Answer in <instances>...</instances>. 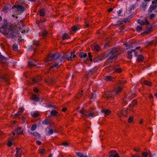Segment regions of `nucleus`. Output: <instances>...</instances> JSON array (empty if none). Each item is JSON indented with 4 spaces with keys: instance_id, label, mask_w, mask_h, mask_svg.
Listing matches in <instances>:
<instances>
[{
    "instance_id": "1",
    "label": "nucleus",
    "mask_w": 157,
    "mask_h": 157,
    "mask_svg": "<svg viewBox=\"0 0 157 157\" xmlns=\"http://www.w3.org/2000/svg\"><path fill=\"white\" fill-rule=\"evenodd\" d=\"M7 24H5L2 26V27L0 28V32L4 35H6L9 38L14 37L15 36H18V37H21L22 36L21 34H19L20 32L19 31L18 32H16L14 30L11 29L8 32H7L5 29L7 28Z\"/></svg>"
},
{
    "instance_id": "2",
    "label": "nucleus",
    "mask_w": 157,
    "mask_h": 157,
    "mask_svg": "<svg viewBox=\"0 0 157 157\" xmlns=\"http://www.w3.org/2000/svg\"><path fill=\"white\" fill-rule=\"evenodd\" d=\"M121 51L120 48H113L110 52L107 55L106 57L109 59L115 60L117 58V56L121 53ZM113 60L110 61L112 62Z\"/></svg>"
},
{
    "instance_id": "3",
    "label": "nucleus",
    "mask_w": 157,
    "mask_h": 157,
    "mask_svg": "<svg viewBox=\"0 0 157 157\" xmlns=\"http://www.w3.org/2000/svg\"><path fill=\"white\" fill-rule=\"evenodd\" d=\"M79 112L82 114V117H93L95 116L94 113L90 112L84 109H82L79 111Z\"/></svg>"
},
{
    "instance_id": "4",
    "label": "nucleus",
    "mask_w": 157,
    "mask_h": 157,
    "mask_svg": "<svg viewBox=\"0 0 157 157\" xmlns=\"http://www.w3.org/2000/svg\"><path fill=\"white\" fill-rule=\"evenodd\" d=\"M60 54L58 53H54L52 54H50L46 58V60L48 62L51 61L53 60H56L60 56Z\"/></svg>"
},
{
    "instance_id": "5",
    "label": "nucleus",
    "mask_w": 157,
    "mask_h": 157,
    "mask_svg": "<svg viewBox=\"0 0 157 157\" xmlns=\"http://www.w3.org/2000/svg\"><path fill=\"white\" fill-rule=\"evenodd\" d=\"M124 83V82L119 80L117 82L118 86L114 89V92L115 94H118L121 92L122 90V86Z\"/></svg>"
},
{
    "instance_id": "6",
    "label": "nucleus",
    "mask_w": 157,
    "mask_h": 157,
    "mask_svg": "<svg viewBox=\"0 0 157 157\" xmlns=\"http://www.w3.org/2000/svg\"><path fill=\"white\" fill-rule=\"evenodd\" d=\"M16 8V10L18 11L20 13H23L25 10V8L23 6L21 5H14L12 7V9H14Z\"/></svg>"
},
{
    "instance_id": "7",
    "label": "nucleus",
    "mask_w": 157,
    "mask_h": 157,
    "mask_svg": "<svg viewBox=\"0 0 157 157\" xmlns=\"http://www.w3.org/2000/svg\"><path fill=\"white\" fill-rule=\"evenodd\" d=\"M157 44V40H154L149 42H146L145 44V46L147 48H148L149 47L152 45H155Z\"/></svg>"
},
{
    "instance_id": "8",
    "label": "nucleus",
    "mask_w": 157,
    "mask_h": 157,
    "mask_svg": "<svg viewBox=\"0 0 157 157\" xmlns=\"http://www.w3.org/2000/svg\"><path fill=\"white\" fill-rule=\"evenodd\" d=\"M114 91L108 92L105 94L104 97L107 99H110L114 96Z\"/></svg>"
},
{
    "instance_id": "9",
    "label": "nucleus",
    "mask_w": 157,
    "mask_h": 157,
    "mask_svg": "<svg viewBox=\"0 0 157 157\" xmlns=\"http://www.w3.org/2000/svg\"><path fill=\"white\" fill-rule=\"evenodd\" d=\"M135 96V94L132 93V92H130L126 97L123 98V101L125 102L126 101L127 99L128 98L129 100H130L132 99V98L134 97Z\"/></svg>"
},
{
    "instance_id": "10",
    "label": "nucleus",
    "mask_w": 157,
    "mask_h": 157,
    "mask_svg": "<svg viewBox=\"0 0 157 157\" xmlns=\"http://www.w3.org/2000/svg\"><path fill=\"white\" fill-rule=\"evenodd\" d=\"M109 154V157H119V154L115 150L110 151Z\"/></svg>"
},
{
    "instance_id": "11",
    "label": "nucleus",
    "mask_w": 157,
    "mask_h": 157,
    "mask_svg": "<svg viewBox=\"0 0 157 157\" xmlns=\"http://www.w3.org/2000/svg\"><path fill=\"white\" fill-rule=\"evenodd\" d=\"M126 112L125 110H121L118 112L117 115L120 117H122L126 116Z\"/></svg>"
},
{
    "instance_id": "12",
    "label": "nucleus",
    "mask_w": 157,
    "mask_h": 157,
    "mask_svg": "<svg viewBox=\"0 0 157 157\" xmlns=\"http://www.w3.org/2000/svg\"><path fill=\"white\" fill-rule=\"evenodd\" d=\"M22 150L21 148L17 147L16 157H21V156L22 155Z\"/></svg>"
},
{
    "instance_id": "13",
    "label": "nucleus",
    "mask_w": 157,
    "mask_h": 157,
    "mask_svg": "<svg viewBox=\"0 0 157 157\" xmlns=\"http://www.w3.org/2000/svg\"><path fill=\"white\" fill-rule=\"evenodd\" d=\"M0 79L3 80L6 82L8 81V77L4 74H2L0 75Z\"/></svg>"
},
{
    "instance_id": "14",
    "label": "nucleus",
    "mask_w": 157,
    "mask_h": 157,
    "mask_svg": "<svg viewBox=\"0 0 157 157\" xmlns=\"http://www.w3.org/2000/svg\"><path fill=\"white\" fill-rule=\"evenodd\" d=\"M132 52H134L135 55L136 56V53L135 52V50L132 49L130 51H128V57L129 59H131L132 58Z\"/></svg>"
},
{
    "instance_id": "15",
    "label": "nucleus",
    "mask_w": 157,
    "mask_h": 157,
    "mask_svg": "<svg viewBox=\"0 0 157 157\" xmlns=\"http://www.w3.org/2000/svg\"><path fill=\"white\" fill-rule=\"evenodd\" d=\"M23 113V109H21L19 111L16 113L14 114V117H19V118H20V117L19 116L21 115Z\"/></svg>"
},
{
    "instance_id": "16",
    "label": "nucleus",
    "mask_w": 157,
    "mask_h": 157,
    "mask_svg": "<svg viewBox=\"0 0 157 157\" xmlns=\"http://www.w3.org/2000/svg\"><path fill=\"white\" fill-rule=\"evenodd\" d=\"M113 69L116 72L120 73L121 72V69L120 68L118 65L114 66L113 67Z\"/></svg>"
},
{
    "instance_id": "17",
    "label": "nucleus",
    "mask_w": 157,
    "mask_h": 157,
    "mask_svg": "<svg viewBox=\"0 0 157 157\" xmlns=\"http://www.w3.org/2000/svg\"><path fill=\"white\" fill-rule=\"evenodd\" d=\"M75 52L74 51L71 53L70 56H68L67 60L68 61L72 60V59L75 57Z\"/></svg>"
},
{
    "instance_id": "18",
    "label": "nucleus",
    "mask_w": 157,
    "mask_h": 157,
    "mask_svg": "<svg viewBox=\"0 0 157 157\" xmlns=\"http://www.w3.org/2000/svg\"><path fill=\"white\" fill-rule=\"evenodd\" d=\"M110 112L109 110L106 109H104L101 111V112L102 113H104L105 116L109 115L110 113Z\"/></svg>"
},
{
    "instance_id": "19",
    "label": "nucleus",
    "mask_w": 157,
    "mask_h": 157,
    "mask_svg": "<svg viewBox=\"0 0 157 157\" xmlns=\"http://www.w3.org/2000/svg\"><path fill=\"white\" fill-rule=\"evenodd\" d=\"M113 78L110 76H105L104 77V79L107 81H113Z\"/></svg>"
},
{
    "instance_id": "20",
    "label": "nucleus",
    "mask_w": 157,
    "mask_h": 157,
    "mask_svg": "<svg viewBox=\"0 0 157 157\" xmlns=\"http://www.w3.org/2000/svg\"><path fill=\"white\" fill-rule=\"evenodd\" d=\"M157 6L156 5H151L149 10V12H152L157 8Z\"/></svg>"
},
{
    "instance_id": "21",
    "label": "nucleus",
    "mask_w": 157,
    "mask_h": 157,
    "mask_svg": "<svg viewBox=\"0 0 157 157\" xmlns=\"http://www.w3.org/2000/svg\"><path fill=\"white\" fill-rule=\"evenodd\" d=\"M147 2H145L143 1L141 5V7L143 8L144 10H145V8H146V7L147 6Z\"/></svg>"
},
{
    "instance_id": "22",
    "label": "nucleus",
    "mask_w": 157,
    "mask_h": 157,
    "mask_svg": "<svg viewBox=\"0 0 157 157\" xmlns=\"http://www.w3.org/2000/svg\"><path fill=\"white\" fill-rule=\"evenodd\" d=\"M36 62L34 61H30L28 63V66L30 67H33L34 66H36V64L35 63Z\"/></svg>"
},
{
    "instance_id": "23",
    "label": "nucleus",
    "mask_w": 157,
    "mask_h": 157,
    "mask_svg": "<svg viewBox=\"0 0 157 157\" xmlns=\"http://www.w3.org/2000/svg\"><path fill=\"white\" fill-rule=\"evenodd\" d=\"M39 13L40 16H44L45 15V10L44 9H41L39 11Z\"/></svg>"
},
{
    "instance_id": "24",
    "label": "nucleus",
    "mask_w": 157,
    "mask_h": 157,
    "mask_svg": "<svg viewBox=\"0 0 157 157\" xmlns=\"http://www.w3.org/2000/svg\"><path fill=\"white\" fill-rule=\"evenodd\" d=\"M68 55L67 54L63 55L61 57V59L60 60V62L64 61V60L66 59H67Z\"/></svg>"
},
{
    "instance_id": "25",
    "label": "nucleus",
    "mask_w": 157,
    "mask_h": 157,
    "mask_svg": "<svg viewBox=\"0 0 157 157\" xmlns=\"http://www.w3.org/2000/svg\"><path fill=\"white\" fill-rule=\"evenodd\" d=\"M29 133L30 134L32 135L33 136H35L39 138L40 137V135L39 133L36 132H35L33 133L29 132Z\"/></svg>"
},
{
    "instance_id": "26",
    "label": "nucleus",
    "mask_w": 157,
    "mask_h": 157,
    "mask_svg": "<svg viewBox=\"0 0 157 157\" xmlns=\"http://www.w3.org/2000/svg\"><path fill=\"white\" fill-rule=\"evenodd\" d=\"M79 56L81 58H83L86 57L87 55L86 53L81 52L79 54Z\"/></svg>"
},
{
    "instance_id": "27",
    "label": "nucleus",
    "mask_w": 157,
    "mask_h": 157,
    "mask_svg": "<svg viewBox=\"0 0 157 157\" xmlns=\"http://www.w3.org/2000/svg\"><path fill=\"white\" fill-rule=\"evenodd\" d=\"M142 156L143 157H151V155L149 154L147 152H142Z\"/></svg>"
},
{
    "instance_id": "28",
    "label": "nucleus",
    "mask_w": 157,
    "mask_h": 157,
    "mask_svg": "<svg viewBox=\"0 0 157 157\" xmlns=\"http://www.w3.org/2000/svg\"><path fill=\"white\" fill-rule=\"evenodd\" d=\"M42 123L43 124L48 125L50 124V123L49 120L47 119H46L43 121Z\"/></svg>"
},
{
    "instance_id": "29",
    "label": "nucleus",
    "mask_w": 157,
    "mask_h": 157,
    "mask_svg": "<svg viewBox=\"0 0 157 157\" xmlns=\"http://www.w3.org/2000/svg\"><path fill=\"white\" fill-rule=\"evenodd\" d=\"M31 115L32 117H38L39 114L37 112H33L31 113Z\"/></svg>"
},
{
    "instance_id": "30",
    "label": "nucleus",
    "mask_w": 157,
    "mask_h": 157,
    "mask_svg": "<svg viewBox=\"0 0 157 157\" xmlns=\"http://www.w3.org/2000/svg\"><path fill=\"white\" fill-rule=\"evenodd\" d=\"M32 98L35 101H39V98L36 95H33L32 96Z\"/></svg>"
},
{
    "instance_id": "31",
    "label": "nucleus",
    "mask_w": 157,
    "mask_h": 157,
    "mask_svg": "<svg viewBox=\"0 0 157 157\" xmlns=\"http://www.w3.org/2000/svg\"><path fill=\"white\" fill-rule=\"evenodd\" d=\"M48 34V33L46 31H44L42 33H39V35L40 36V35L42 36L43 37V38H44L45 36H46Z\"/></svg>"
},
{
    "instance_id": "32",
    "label": "nucleus",
    "mask_w": 157,
    "mask_h": 157,
    "mask_svg": "<svg viewBox=\"0 0 157 157\" xmlns=\"http://www.w3.org/2000/svg\"><path fill=\"white\" fill-rule=\"evenodd\" d=\"M96 97V94L93 93H92L90 97V100L94 99Z\"/></svg>"
},
{
    "instance_id": "33",
    "label": "nucleus",
    "mask_w": 157,
    "mask_h": 157,
    "mask_svg": "<svg viewBox=\"0 0 157 157\" xmlns=\"http://www.w3.org/2000/svg\"><path fill=\"white\" fill-rule=\"evenodd\" d=\"M53 131L52 129H49L47 132L46 133V135L47 136H50L53 133Z\"/></svg>"
},
{
    "instance_id": "34",
    "label": "nucleus",
    "mask_w": 157,
    "mask_h": 157,
    "mask_svg": "<svg viewBox=\"0 0 157 157\" xmlns=\"http://www.w3.org/2000/svg\"><path fill=\"white\" fill-rule=\"evenodd\" d=\"M144 59L143 56L141 55H139L138 56V60L140 61H142Z\"/></svg>"
},
{
    "instance_id": "35",
    "label": "nucleus",
    "mask_w": 157,
    "mask_h": 157,
    "mask_svg": "<svg viewBox=\"0 0 157 157\" xmlns=\"http://www.w3.org/2000/svg\"><path fill=\"white\" fill-rule=\"evenodd\" d=\"M76 154L79 157H88L87 155H83L81 153L77 152Z\"/></svg>"
},
{
    "instance_id": "36",
    "label": "nucleus",
    "mask_w": 157,
    "mask_h": 157,
    "mask_svg": "<svg viewBox=\"0 0 157 157\" xmlns=\"http://www.w3.org/2000/svg\"><path fill=\"white\" fill-rule=\"evenodd\" d=\"M0 60L2 62H6V59L3 56L1 55V53L0 52Z\"/></svg>"
},
{
    "instance_id": "37",
    "label": "nucleus",
    "mask_w": 157,
    "mask_h": 157,
    "mask_svg": "<svg viewBox=\"0 0 157 157\" xmlns=\"http://www.w3.org/2000/svg\"><path fill=\"white\" fill-rule=\"evenodd\" d=\"M58 112L55 110H52L51 112V114L53 116H55L56 115Z\"/></svg>"
},
{
    "instance_id": "38",
    "label": "nucleus",
    "mask_w": 157,
    "mask_h": 157,
    "mask_svg": "<svg viewBox=\"0 0 157 157\" xmlns=\"http://www.w3.org/2000/svg\"><path fill=\"white\" fill-rule=\"evenodd\" d=\"M137 22L139 24L141 25H144L145 24L144 22L142 20H140L138 19L137 21Z\"/></svg>"
},
{
    "instance_id": "39",
    "label": "nucleus",
    "mask_w": 157,
    "mask_h": 157,
    "mask_svg": "<svg viewBox=\"0 0 157 157\" xmlns=\"http://www.w3.org/2000/svg\"><path fill=\"white\" fill-rule=\"evenodd\" d=\"M62 38L63 40H64L66 39L69 38V36L67 34L65 33L62 36Z\"/></svg>"
},
{
    "instance_id": "40",
    "label": "nucleus",
    "mask_w": 157,
    "mask_h": 157,
    "mask_svg": "<svg viewBox=\"0 0 157 157\" xmlns=\"http://www.w3.org/2000/svg\"><path fill=\"white\" fill-rule=\"evenodd\" d=\"M96 70V69L95 68L91 69L89 71V73L91 75H92L94 74Z\"/></svg>"
},
{
    "instance_id": "41",
    "label": "nucleus",
    "mask_w": 157,
    "mask_h": 157,
    "mask_svg": "<svg viewBox=\"0 0 157 157\" xmlns=\"http://www.w3.org/2000/svg\"><path fill=\"white\" fill-rule=\"evenodd\" d=\"M144 83L145 84L148 86H151V82L147 80L145 81L144 82Z\"/></svg>"
},
{
    "instance_id": "42",
    "label": "nucleus",
    "mask_w": 157,
    "mask_h": 157,
    "mask_svg": "<svg viewBox=\"0 0 157 157\" xmlns=\"http://www.w3.org/2000/svg\"><path fill=\"white\" fill-rule=\"evenodd\" d=\"M33 44L35 46H38L40 45L39 41L36 40H33Z\"/></svg>"
},
{
    "instance_id": "43",
    "label": "nucleus",
    "mask_w": 157,
    "mask_h": 157,
    "mask_svg": "<svg viewBox=\"0 0 157 157\" xmlns=\"http://www.w3.org/2000/svg\"><path fill=\"white\" fill-rule=\"evenodd\" d=\"M37 128V125L36 124H34L32 125L31 128V129L32 131H34Z\"/></svg>"
},
{
    "instance_id": "44",
    "label": "nucleus",
    "mask_w": 157,
    "mask_h": 157,
    "mask_svg": "<svg viewBox=\"0 0 157 157\" xmlns=\"http://www.w3.org/2000/svg\"><path fill=\"white\" fill-rule=\"evenodd\" d=\"M72 30L74 32H76L78 30L77 27L76 25H74L71 28Z\"/></svg>"
},
{
    "instance_id": "45",
    "label": "nucleus",
    "mask_w": 157,
    "mask_h": 157,
    "mask_svg": "<svg viewBox=\"0 0 157 157\" xmlns=\"http://www.w3.org/2000/svg\"><path fill=\"white\" fill-rule=\"evenodd\" d=\"M3 11L5 13L7 12L9 10V8L7 6H5L3 9Z\"/></svg>"
},
{
    "instance_id": "46",
    "label": "nucleus",
    "mask_w": 157,
    "mask_h": 157,
    "mask_svg": "<svg viewBox=\"0 0 157 157\" xmlns=\"http://www.w3.org/2000/svg\"><path fill=\"white\" fill-rule=\"evenodd\" d=\"M13 48L14 51H17L18 49V47L17 45L14 44L13 45Z\"/></svg>"
},
{
    "instance_id": "47",
    "label": "nucleus",
    "mask_w": 157,
    "mask_h": 157,
    "mask_svg": "<svg viewBox=\"0 0 157 157\" xmlns=\"http://www.w3.org/2000/svg\"><path fill=\"white\" fill-rule=\"evenodd\" d=\"M33 50L34 52H35L36 50V48L33 47L32 46H29L28 48V50L29 51H31L32 50Z\"/></svg>"
},
{
    "instance_id": "48",
    "label": "nucleus",
    "mask_w": 157,
    "mask_h": 157,
    "mask_svg": "<svg viewBox=\"0 0 157 157\" xmlns=\"http://www.w3.org/2000/svg\"><path fill=\"white\" fill-rule=\"evenodd\" d=\"M142 27L140 26H137L136 28V31L137 32H140L142 29Z\"/></svg>"
},
{
    "instance_id": "49",
    "label": "nucleus",
    "mask_w": 157,
    "mask_h": 157,
    "mask_svg": "<svg viewBox=\"0 0 157 157\" xmlns=\"http://www.w3.org/2000/svg\"><path fill=\"white\" fill-rule=\"evenodd\" d=\"M39 152L41 154H44L45 153V149H40L39 150Z\"/></svg>"
},
{
    "instance_id": "50",
    "label": "nucleus",
    "mask_w": 157,
    "mask_h": 157,
    "mask_svg": "<svg viewBox=\"0 0 157 157\" xmlns=\"http://www.w3.org/2000/svg\"><path fill=\"white\" fill-rule=\"evenodd\" d=\"M136 5L135 4L131 5L129 7V10L131 11L132 10H133L134 9L135 7H136Z\"/></svg>"
},
{
    "instance_id": "51",
    "label": "nucleus",
    "mask_w": 157,
    "mask_h": 157,
    "mask_svg": "<svg viewBox=\"0 0 157 157\" xmlns=\"http://www.w3.org/2000/svg\"><path fill=\"white\" fill-rule=\"evenodd\" d=\"M102 60V59H100L98 58H95L93 59V61L94 62H98L99 61H101Z\"/></svg>"
},
{
    "instance_id": "52",
    "label": "nucleus",
    "mask_w": 157,
    "mask_h": 157,
    "mask_svg": "<svg viewBox=\"0 0 157 157\" xmlns=\"http://www.w3.org/2000/svg\"><path fill=\"white\" fill-rule=\"evenodd\" d=\"M124 44V46H125L126 48V49H128L129 48H132V46H131L130 45H129L127 44Z\"/></svg>"
},
{
    "instance_id": "53",
    "label": "nucleus",
    "mask_w": 157,
    "mask_h": 157,
    "mask_svg": "<svg viewBox=\"0 0 157 157\" xmlns=\"http://www.w3.org/2000/svg\"><path fill=\"white\" fill-rule=\"evenodd\" d=\"M133 117H132L130 116L128 119V122L129 123H131L133 122Z\"/></svg>"
},
{
    "instance_id": "54",
    "label": "nucleus",
    "mask_w": 157,
    "mask_h": 157,
    "mask_svg": "<svg viewBox=\"0 0 157 157\" xmlns=\"http://www.w3.org/2000/svg\"><path fill=\"white\" fill-rule=\"evenodd\" d=\"M94 49L95 50L98 51L100 49V46L99 45H96L94 46Z\"/></svg>"
},
{
    "instance_id": "55",
    "label": "nucleus",
    "mask_w": 157,
    "mask_h": 157,
    "mask_svg": "<svg viewBox=\"0 0 157 157\" xmlns=\"http://www.w3.org/2000/svg\"><path fill=\"white\" fill-rule=\"evenodd\" d=\"M137 104V101L136 100H134L132 102V105L133 106Z\"/></svg>"
},
{
    "instance_id": "56",
    "label": "nucleus",
    "mask_w": 157,
    "mask_h": 157,
    "mask_svg": "<svg viewBox=\"0 0 157 157\" xmlns=\"http://www.w3.org/2000/svg\"><path fill=\"white\" fill-rule=\"evenodd\" d=\"M32 82L33 83H36L39 80L37 79L32 78Z\"/></svg>"
},
{
    "instance_id": "57",
    "label": "nucleus",
    "mask_w": 157,
    "mask_h": 157,
    "mask_svg": "<svg viewBox=\"0 0 157 157\" xmlns=\"http://www.w3.org/2000/svg\"><path fill=\"white\" fill-rule=\"evenodd\" d=\"M62 145L65 147H67L69 146L68 144L66 142H64L62 144Z\"/></svg>"
},
{
    "instance_id": "58",
    "label": "nucleus",
    "mask_w": 157,
    "mask_h": 157,
    "mask_svg": "<svg viewBox=\"0 0 157 157\" xmlns=\"http://www.w3.org/2000/svg\"><path fill=\"white\" fill-rule=\"evenodd\" d=\"M155 15L154 14L152 13V14H151L150 15V19H152L153 18H154L155 17Z\"/></svg>"
},
{
    "instance_id": "59",
    "label": "nucleus",
    "mask_w": 157,
    "mask_h": 157,
    "mask_svg": "<svg viewBox=\"0 0 157 157\" xmlns=\"http://www.w3.org/2000/svg\"><path fill=\"white\" fill-rule=\"evenodd\" d=\"M58 64H59V63H55L51 67V68H53L54 67H57V66H58Z\"/></svg>"
},
{
    "instance_id": "60",
    "label": "nucleus",
    "mask_w": 157,
    "mask_h": 157,
    "mask_svg": "<svg viewBox=\"0 0 157 157\" xmlns=\"http://www.w3.org/2000/svg\"><path fill=\"white\" fill-rule=\"evenodd\" d=\"M12 144V143L11 141H9L7 145L9 147H10Z\"/></svg>"
},
{
    "instance_id": "61",
    "label": "nucleus",
    "mask_w": 157,
    "mask_h": 157,
    "mask_svg": "<svg viewBox=\"0 0 157 157\" xmlns=\"http://www.w3.org/2000/svg\"><path fill=\"white\" fill-rule=\"evenodd\" d=\"M122 12V10H119L118 11V12H117V13L118 14V16H121V15H120V14Z\"/></svg>"
},
{
    "instance_id": "62",
    "label": "nucleus",
    "mask_w": 157,
    "mask_h": 157,
    "mask_svg": "<svg viewBox=\"0 0 157 157\" xmlns=\"http://www.w3.org/2000/svg\"><path fill=\"white\" fill-rule=\"evenodd\" d=\"M131 157H140V156L138 155L137 154H134V155H132L131 156Z\"/></svg>"
},
{
    "instance_id": "63",
    "label": "nucleus",
    "mask_w": 157,
    "mask_h": 157,
    "mask_svg": "<svg viewBox=\"0 0 157 157\" xmlns=\"http://www.w3.org/2000/svg\"><path fill=\"white\" fill-rule=\"evenodd\" d=\"M34 91L36 93H37L38 92V90L36 88H34Z\"/></svg>"
},
{
    "instance_id": "64",
    "label": "nucleus",
    "mask_w": 157,
    "mask_h": 157,
    "mask_svg": "<svg viewBox=\"0 0 157 157\" xmlns=\"http://www.w3.org/2000/svg\"><path fill=\"white\" fill-rule=\"evenodd\" d=\"M21 128L20 127H17V128L15 130V131L17 132H18L21 130Z\"/></svg>"
}]
</instances>
